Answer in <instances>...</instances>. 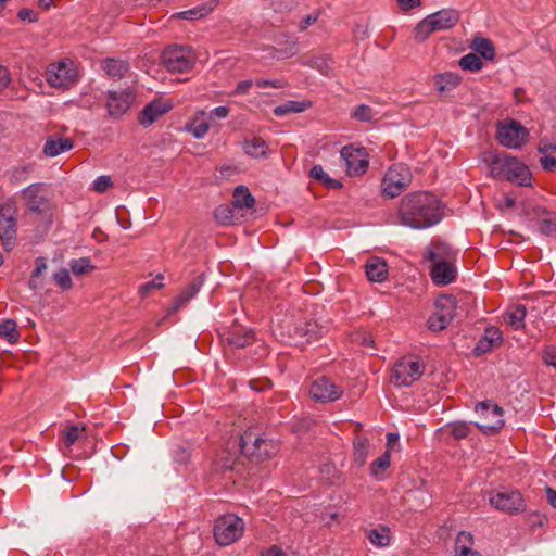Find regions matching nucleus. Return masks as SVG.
<instances>
[{"instance_id":"obj_35","label":"nucleus","mask_w":556,"mask_h":556,"mask_svg":"<svg viewBox=\"0 0 556 556\" xmlns=\"http://www.w3.org/2000/svg\"><path fill=\"white\" fill-rule=\"evenodd\" d=\"M471 49L481 58L492 61L495 56V48L492 41L484 37H476L471 42Z\"/></svg>"},{"instance_id":"obj_23","label":"nucleus","mask_w":556,"mask_h":556,"mask_svg":"<svg viewBox=\"0 0 556 556\" xmlns=\"http://www.w3.org/2000/svg\"><path fill=\"white\" fill-rule=\"evenodd\" d=\"M74 142L71 138L49 136L43 146L42 152L47 157H55L63 152L72 150Z\"/></svg>"},{"instance_id":"obj_59","label":"nucleus","mask_w":556,"mask_h":556,"mask_svg":"<svg viewBox=\"0 0 556 556\" xmlns=\"http://www.w3.org/2000/svg\"><path fill=\"white\" fill-rule=\"evenodd\" d=\"M254 85L251 79L239 81L235 91L231 94H247Z\"/></svg>"},{"instance_id":"obj_9","label":"nucleus","mask_w":556,"mask_h":556,"mask_svg":"<svg viewBox=\"0 0 556 556\" xmlns=\"http://www.w3.org/2000/svg\"><path fill=\"white\" fill-rule=\"evenodd\" d=\"M476 413L480 415L477 427L486 434L500 431L504 426V410L492 401H482L476 405Z\"/></svg>"},{"instance_id":"obj_58","label":"nucleus","mask_w":556,"mask_h":556,"mask_svg":"<svg viewBox=\"0 0 556 556\" xmlns=\"http://www.w3.org/2000/svg\"><path fill=\"white\" fill-rule=\"evenodd\" d=\"M540 164L543 169L553 172L556 169V157L553 155H542L540 157Z\"/></svg>"},{"instance_id":"obj_40","label":"nucleus","mask_w":556,"mask_h":556,"mask_svg":"<svg viewBox=\"0 0 556 556\" xmlns=\"http://www.w3.org/2000/svg\"><path fill=\"white\" fill-rule=\"evenodd\" d=\"M267 143L258 137H254L251 140H247L244 143L245 153L253 157L264 156L267 152Z\"/></svg>"},{"instance_id":"obj_54","label":"nucleus","mask_w":556,"mask_h":556,"mask_svg":"<svg viewBox=\"0 0 556 556\" xmlns=\"http://www.w3.org/2000/svg\"><path fill=\"white\" fill-rule=\"evenodd\" d=\"M538 151L542 155H552L556 151V143L548 139H541L538 146Z\"/></svg>"},{"instance_id":"obj_3","label":"nucleus","mask_w":556,"mask_h":556,"mask_svg":"<svg viewBox=\"0 0 556 556\" xmlns=\"http://www.w3.org/2000/svg\"><path fill=\"white\" fill-rule=\"evenodd\" d=\"M426 258L432 262L430 276L434 285L447 286L455 281L457 269L455 251L446 243L435 242L427 251Z\"/></svg>"},{"instance_id":"obj_8","label":"nucleus","mask_w":556,"mask_h":556,"mask_svg":"<svg viewBox=\"0 0 556 556\" xmlns=\"http://www.w3.org/2000/svg\"><path fill=\"white\" fill-rule=\"evenodd\" d=\"M412 182V173L405 164H394L384 174L382 179L383 194L389 198L400 195Z\"/></svg>"},{"instance_id":"obj_39","label":"nucleus","mask_w":556,"mask_h":556,"mask_svg":"<svg viewBox=\"0 0 556 556\" xmlns=\"http://www.w3.org/2000/svg\"><path fill=\"white\" fill-rule=\"evenodd\" d=\"M311 178L321 182L327 188L338 189L342 186L339 180L332 179L323 168L321 165H314L309 172Z\"/></svg>"},{"instance_id":"obj_46","label":"nucleus","mask_w":556,"mask_h":556,"mask_svg":"<svg viewBox=\"0 0 556 556\" xmlns=\"http://www.w3.org/2000/svg\"><path fill=\"white\" fill-rule=\"evenodd\" d=\"M164 275L157 274L155 278L140 286L139 294L141 298H147L153 289H161L164 287L163 283Z\"/></svg>"},{"instance_id":"obj_22","label":"nucleus","mask_w":556,"mask_h":556,"mask_svg":"<svg viewBox=\"0 0 556 556\" xmlns=\"http://www.w3.org/2000/svg\"><path fill=\"white\" fill-rule=\"evenodd\" d=\"M255 340L254 331L245 328H233L225 334V341L228 345L236 349H243L251 345Z\"/></svg>"},{"instance_id":"obj_14","label":"nucleus","mask_w":556,"mask_h":556,"mask_svg":"<svg viewBox=\"0 0 556 556\" xmlns=\"http://www.w3.org/2000/svg\"><path fill=\"white\" fill-rule=\"evenodd\" d=\"M529 132L519 122L507 121L497 127L498 142L508 149H518L526 143Z\"/></svg>"},{"instance_id":"obj_7","label":"nucleus","mask_w":556,"mask_h":556,"mask_svg":"<svg viewBox=\"0 0 556 556\" xmlns=\"http://www.w3.org/2000/svg\"><path fill=\"white\" fill-rule=\"evenodd\" d=\"M244 531V521L233 514L219 517L214 525V539L220 546L238 541Z\"/></svg>"},{"instance_id":"obj_52","label":"nucleus","mask_w":556,"mask_h":556,"mask_svg":"<svg viewBox=\"0 0 556 556\" xmlns=\"http://www.w3.org/2000/svg\"><path fill=\"white\" fill-rule=\"evenodd\" d=\"M353 116L358 121L367 122L372 118V110L368 105L361 104L355 109Z\"/></svg>"},{"instance_id":"obj_25","label":"nucleus","mask_w":556,"mask_h":556,"mask_svg":"<svg viewBox=\"0 0 556 556\" xmlns=\"http://www.w3.org/2000/svg\"><path fill=\"white\" fill-rule=\"evenodd\" d=\"M210 119L204 111H197L190 122L186 125L187 131L197 139L204 138L210 130Z\"/></svg>"},{"instance_id":"obj_5","label":"nucleus","mask_w":556,"mask_h":556,"mask_svg":"<svg viewBox=\"0 0 556 556\" xmlns=\"http://www.w3.org/2000/svg\"><path fill=\"white\" fill-rule=\"evenodd\" d=\"M18 210L13 202L0 204V239L5 251H12L17 244Z\"/></svg>"},{"instance_id":"obj_60","label":"nucleus","mask_w":556,"mask_h":556,"mask_svg":"<svg viewBox=\"0 0 556 556\" xmlns=\"http://www.w3.org/2000/svg\"><path fill=\"white\" fill-rule=\"evenodd\" d=\"M543 361L548 366L556 365V349L555 348H547L543 352Z\"/></svg>"},{"instance_id":"obj_16","label":"nucleus","mask_w":556,"mask_h":556,"mask_svg":"<svg viewBox=\"0 0 556 556\" xmlns=\"http://www.w3.org/2000/svg\"><path fill=\"white\" fill-rule=\"evenodd\" d=\"M343 392L344 389L342 386L334 383L327 377L317 378L309 389L312 397L320 403L334 402L341 399Z\"/></svg>"},{"instance_id":"obj_13","label":"nucleus","mask_w":556,"mask_h":556,"mask_svg":"<svg viewBox=\"0 0 556 556\" xmlns=\"http://www.w3.org/2000/svg\"><path fill=\"white\" fill-rule=\"evenodd\" d=\"M456 311V300L452 295H441L435 301V311L428 319V327L433 331L445 329L453 320Z\"/></svg>"},{"instance_id":"obj_31","label":"nucleus","mask_w":556,"mask_h":556,"mask_svg":"<svg viewBox=\"0 0 556 556\" xmlns=\"http://www.w3.org/2000/svg\"><path fill=\"white\" fill-rule=\"evenodd\" d=\"M203 282L204 277L202 274L194 277L176 299V307H180L189 302L200 291Z\"/></svg>"},{"instance_id":"obj_45","label":"nucleus","mask_w":556,"mask_h":556,"mask_svg":"<svg viewBox=\"0 0 556 556\" xmlns=\"http://www.w3.org/2000/svg\"><path fill=\"white\" fill-rule=\"evenodd\" d=\"M85 427H79L77 425H73L71 427H67L63 434H64V444L66 447H71L84 433Z\"/></svg>"},{"instance_id":"obj_56","label":"nucleus","mask_w":556,"mask_h":556,"mask_svg":"<svg viewBox=\"0 0 556 556\" xmlns=\"http://www.w3.org/2000/svg\"><path fill=\"white\" fill-rule=\"evenodd\" d=\"M11 83V73L9 68L0 64V93L3 92Z\"/></svg>"},{"instance_id":"obj_37","label":"nucleus","mask_w":556,"mask_h":556,"mask_svg":"<svg viewBox=\"0 0 556 556\" xmlns=\"http://www.w3.org/2000/svg\"><path fill=\"white\" fill-rule=\"evenodd\" d=\"M367 539L375 546L386 547L390 544V529L384 526H379L368 531Z\"/></svg>"},{"instance_id":"obj_4","label":"nucleus","mask_w":556,"mask_h":556,"mask_svg":"<svg viewBox=\"0 0 556 556\" xmlns=\"http://www.w3.org/2000/svg\"><path fill=\"white\" fill-rule=\"evenodd\" d=\"M240 447L244 455L255 462L273 458L279 451L278 443L265 438L258 429H247L240 439Z\"/></svg>"},{"instance_id":"obj_36","label":"nucleus","mask_w":556,"mask_h":556,"mask_svg":"<svg viewBox=\"0 0 556 556\" xmlns=\"http://www.w3.org/2000/svg\"><path fill=\"white\" fill-rule=\"evenodd\" d=\"M391 465V453L386 451L370 464V475L378 481L383 479L384 471Z\"/></svg>"},{"instance_id":"obj_50","label":"nucleus","mask_w":556,"mask_h":556,"mask_svg":"<svg viewBox=\"0 0 556 556\" xmlns=\"http://www.w3.org/2000/svg\"><path fill=\"white\" fill-rule=\"evenodd\" d=\"M540 229L544 235L556 238V215L543 219Z\"/></svg>"},{"instance_id":"obj_53","label":"nucleus","mask_w":556,"mask_h":556,"mask_svg":"<svg viewBox=\"0 0 556 556\" xmlns=\"http://www.w3.org/2000/svg\"><path fill=\"white\" fill-rule=\"evenodd\" d=\"M482 338L495 346L502 342V332L495 327H490L485 329Z\"/></svg>"},{"instance_id":"obj_41","label":"nucleus","mask_w":556,"mask_h":556,"mask_svg":"<svg viewBox=\"0 0 556 556\" xmlns=\"http://www.w3.org/2000/svg\"><path fill=\"white\" fill-rule=\"evenodd\" d=\"M0 337L5 339L9 343L14 344L20 339V332L17 331V325L12 319L3 320L0 324Z\"/></svg>"},{"instance_id":"obj_17","label":"nucleus","mask_w":556,"mask_h":556,"mask_svg":"<svg viewBox=\"0 0 556 556\" xmlns=\"http://www.w3.org/2000/svg\"><path fill=\"white\" fill-rule=\"evenodd\" d=\"M341 157L345 163L349 175H362L368 167V155L365 148H354L345 146L340 151Z\"/></svg>"},{"instance_id":"obj_2","label":"nucleus","mask_w":556,"mask_h":556,"mask_svg":"<svg viewBox=\"0 0 556 556\" xmlns=\"http://www.w3.org/2000/svg\"><path fill=\"white\" fill-rule=\"evenodd\" d=\"M484 161L489 162L490 174L495 179H505L518 186H532V174L528 166L516 156L506 153H485Z\"/></svg>"},{"instance_id":"obj_34","label":"nucleus","mask_w":556,"mask_h":556,"mask_svg":"<svg viewBox=\"0 0 556 556\" xmlns=\"http://www.w3.org/2000/svg\"><path fill=\"white\" fill-rule=\"evenodd\" d=\"M311 101H293L289 100L274 109V114L276 116H283L290 113H301L311 108Z\"/></svg>"},{"instance_id":"obj_11","label":"nucleus","mask_w":556,"mask_h":556,"mask_svg":"<svg viewBox=\"0 0 556 556\" xmlns=\"http://www.w3.org/2000/svg\"><path fill=\"white\" fill-rule=\"evenodd\" d=\"M162 62L172 73H186L193 67L195 56L187 47L170 46L163 52Z\"/></svg>"},{"instance_id":"obj_42","label":"nucleus","mask_w":556,"mask_h":556,"mask_svg":"<svg viewBox=\"0 0 556 556\" xmlns=\"http://www.w3.org/2000/svg\"><path fill=\"white\" fill-rule=\"evenodd\" d=\"M459 67L464 71H469L472 73L479 72L483 67V62L480 56L476 53H468L460 58Z\"/></svg>"},{"instance_id":"obj_20","label":"nucleus","mask_w":556,"mask_h":556,"mask_svg":"<svg viewBox=\"0 0 556 556\" xmlns=\"http://www.w3.org/2000/svg\"><path fill=\"white\" fill-rule=\"evenodd\" d=\"M428 18L431 21L435 31H442L456 26L460 15L457 10L447 8L429 14Z\"/></svg>"},{"instance_id":"obj_51","label":"nucleus","mask_w":556,"mask_h":556,"mask_svg":"<svg viewBox=\"0 0 556 556\" xmlns=\"http://www.w3.org/2000/svg\"><path fill=\"white\" fill-rule=\"evenodd\" d=\"M111 187L112 179L106 175L99 176L92 184V189L98 193H103Z\"/></svg>"},{"instance_id":"obj_19","label":"nucleus","mask_w":556,"mask_h":556,"mask_svg":"<svg viewBox=\"0 0 556 556\" xmlns=\"http://www.w3.org/2000/svg\"><path fill=\"white\" fill-rule=\"evenodd\" d=\"M42 187V184H33L21 192L28 210L36 214H42L48 208V200L41 194Z\"/></svg>"},{"instance_id":"obj_64","label":"nucleus","mask_w":556,"mask_h":556,"mask_svg":"<svg viewBox=\"0 0 556 556\" xmlns=\"http://www.w3.org/2000/svg\"><path fill=\"white\" fill-rule=\"evenodd\" d=\"M494 348L493 344H491L488 340L481 338L476 348H475V351L477 354H483V353H486L489 351H491L492 349Z\"/></svg>"},{"instance_id":"obj_48","label":"nucleus","mask_w":556,"mask_h":556,"mask_svg":"<svg viewBox=\"0 0 556 556\" xmlns=\"http://www.w3.org/2000/svg\"><path fill=\"white\" fill-rule=\"evenodd\" d=\"M236 458L230 453H223L215 460V466L218 470H230L233 468Z\"/></svg>"},{"instance_id":"obj_24","label":"nucleus","mask_w":556,"mask_h":556,"mask_svg":"<svg viewBox=\"0 0 556 556\" xmlns=\"http://www.w3.org/2000/svg\"><path fill=\"white\" fill-rule=\"evenodd\" d=\"M365 274L369 281L382 282L388 278V265L380 257H370L365 264Z\"/></svg>"},{"instance_id":"obj_57","label":"nucleus","mask_w":556,"mask_h":556,"mask_svg":"<svg viewBox=\"0 0 556 556\" xmlns=\"http://www.w3.org/2000/svg\"><path fill=\"white\" fill-rule=\"evenodd\" d=\"M229 115V109L227 106H217L214 108L208 114L207 117L210 121L217 118V119H225Z\"/></svg>"},{"instance_id":"obj_27","label":"nucleus","mask_w":556,"mask_h":556,"mask_svg":"<svg viewBox=\"0 0 556 556\" xmlns=\"http://www.w3.org/2000/svg\"><path fill=\"white\" fill-rule=\"evenodd\" d=\"M455 556H481L473 549V535L470 532L462 531L455 541Z\"/></svg>"},{"instance_id":"obj_18","label":"nucleus","mask_w":556,"mask_h":556,"mask_svg":"<svg viewBox=\"0 0 556 556\" xmlns=\"http://www.w3.org/2000/svg\"><path fill=\"white\" fill-rule=\"evenodd\" d=\"M173 105L170 101H165L162 99H155L148 103L139 113L138 122L143 127L151 126L154 122H156L161 116L166 114L172 110Z\"/></svg>"},{"instance_id":"obj_29","label":"nucleus","mask_w":556,"mask_h":556,"mask_svg":"<svg viewBox=\"0 0 556 556\" xmlns=\"http://www.w3.org/2000/svg\"><path fill=\"white\" fill-rule=\"evenodd\" d=\"M370 452V442L364 435H356L353 441V462L357 467H363Z\"/></svg>"},{"instance_id":"obj_1","label":"nucleus","mask_w":556,"mask_h":556,"mask_svg":"<svg viewBox=\"0 0 556 556\" xmlns=\"http://www.w3.org/2000/svg\"><path fill=\"white\" fill-rule=\"evenodd\" d=\"M443 217L441 201L430 192L406 194L399 205L402 225L413 229H426L437 225Z\"/></svg>"},{"instance_id":"obj_15","label":"nucleus","mask_w":556,"mask_h":556,"mask_svg":"<svg viewBox=\"0 0 556 556\" xmlns=\"http://www.w3.org/2000/svg\"><path fill=\"white\" fill-rule=\"evenodd\" d=\"M136 99V92L127 87L121 90H110L106 98V108L109 115L115 118L125 114Z\"/></svg>"},{"instance_id":"obj_12","label":"nucleus","mask_w":556,"mask_h":556,"mask_svg":"<svg viewBox=\"0 0 556 556\" xmlns=\"http://www.w3.org/2000/svg\"><path fill=\"white\" fill-rule=\"evenodd\" d=\"M489 502L492 507L508 515H516L526 509L525 498L517 490L492 492Z\"/></svg>"},{"instance_id":"obj_28","label":"nucleus","mask_w":556,"mask_h":556,"mask_svg":"<svg viewBox=\"0 0 556 556\" xmlns=\"http://www.w3.org/2000/svg\"><path fill=\"white\" fill-rule=\"evenodd\" d=\"M460 84V77L453 72H445L433 77V85L440 93H446Z\"/></svg>"},{"instance_id":"obj_63","label":"nucleus","mask_w":556,"mask_h":556,"mask_svg":"<svg viewBox=\"0 0 556 556\" xmlns=\"http://www.w3.org/2000/svg\"><path fill=\"white\" fill-rule=\"evenodd\" d=\"M35 268L31 271L34 277H41L42 273L47 269V262L43 257H37L35 260Z\"/></svg>"},{"instance_id":"obj_62","label":"nucleus","mask_w":556,"mask_h":556,"mask_svg":"<svg viewBox=\"0 0 556 556\" xmlns=\"http://www.w3.org/2000/svg\"><path fill=\"white\" fill-rule=\"evenodd\" d=\"M319 14L317 12L306 15L299 24L300 30H305L308 26L317 22Z\"/></svg>"},{"instance_id":"obj_44","label":"nucleus","mask_w":556,"mask_h":556,"mask_svg":"<svg viewBox=\"0 0 556 556\" xmlns=\"http://www.w3.org/2000/svg\"><path fill=\"white\" fill-rule=\"evenodd\" d=\"M215 219L223 225L235 223L233 210L228 205H220L214 212Z\"/></svg>"},{"instance_id":"obj_30","label":"nucleus","mask_w":556,"mask_h":556,"mask_svg":"<svg viewBox=\"0 0 556 556\" xmlns=\"http://www.w3.org/2000/svg\"><path fill=\"white\" fill-rule=\"evenodd\" d=\"M217 5L218 0H208L199 7L179 12L177 15L180 18L189 21L200 20L207 16Z\"/></svg>"},{"instance_id":"obj_10","label":"nucleus","mask_w":556,"mask_h":556,"mask_svg":"<svg viewBox=\"0 0 556 556\" xmlns=\"http://www.w3.org/2000/svg\"><path fill=\"white\" fill-rule=\"evenodd\" d=\"M424 370L425 366L416 357H403L392 369L391 382L396 387H408L422 376Z\"/></svg>"},{"instance_id":"obj_38","label":"nucleus","mask_w":556,"mask_h":556,"mask_svg":"<svg viewBox=\"0 0 556 556\" xmlns=\"http://www.w3.org/2000/svg\"><path fill=\"white\" fill-rule=\"evenodd\" d=\"M435 33V29L431 23V21L426 16L424 20H421L415 28L413 29V39L416 42H424L426 41L431 34Z\"/></svg>"},{"instance_id":"obj_26","label":"nucleus","mask_w":556,"mask_h":556,"mask_svg":"<svg viewBox=\"0 0 556 556\" xmlns=\"http://www.w3.org/2000/svg\"><path fill=\"white\" fill-rule=\"evenodd\" d=\"M526 315L527 309L525 305L513 304L506 309L504 314V320L514 330H520L525 327Z\"/></svg>"},{"instance_id":"obj_43","label":"nucleus","mask_w":556,"mask_h":556,"mask_svg":"<svg viewBox=\"0 0 556 556\" xmlns=\"http://www.w3.org/2000/svg\"><path fill=\"white\" fill-rule=\"evenodd\" d=\"M70 267L75 276L85 275L91 273L94 269V266L91 264V261L88 257L72 260L70 262Z\"/></svg>"},{"instance_id":"obj_32","label":"nucleus","mask_w":556,"mask_h":556,"mask_svg":"<svg viewBox=\"0 0 556 556\" xmlns=\"http://www.w3.org/2000/svg\"><path fill=\"white\" fill-rule=\"evenodd\" d=\"M101 67L112 78H122L129 70L127 62L115 59L103 60Z\"/></svg>"},{"instance_id":"obj_6","label":"nucleus","mask_w":556,"mask_h":556,"mask_svg":"<svg viewBox=\"0 0 556 556\" xmlns=\"http://www.w3.org/2000/svg\"><path fill=\"white\" fill-rule=\"evenodd\" d=\"M46 80L53 88L70 89L78 80L77 67L68 59L52 63L47 68Z\"/></svg>"},{"instance_id":"obj_61","label":"nucleus","mask_w":556,"mask_h":556,"mask_svg":"<svg viewBox=\"0 0 556 556\" xmlns=\"http://www.w3.org/2000/svg\"><path fill=\"white\" fill-rule=\"evenodd\" d=\"M402 11H409L421 7V0H396Z\"/></svg>"},{"instance_id":"obj_47","label":"nucleus","mask_w":556,"mask_h":556,"mask_svg":"<svg viewBox=\"0 0 556 556\" xmlns=\"http://www.w3.org/2000/svg\"><path fill=\"white\" fill-rule=\"evenodd\" d=\"M53 280L62 290H70L73 287L70 271L66 268H61L54 273Z\"/></svg>"},{"instance_id":"obj_55","label":"nucleus","mask_w":556,"mask_h":556,"mask_svg":"<svg viewBox=\"0 0 556 556\" xmlns=\"http://www.w3.org/2000/svg\"><path fill=\"white\" fill-rule=\"evenodd\" d=\"M353 341L357 342L358 344L363 346L372 348L374 346V339L370 333L367 332H358L355 333L353 337Z\"/></svg>"},{"instance_id":"obj_33","label":"nucleus","mask_w":556,"mask_h":556,"mask_svg":"<svg viewBox=\"0 0 556 556\" xmlns=\"http://www.w3.org/2000/svg\"><path fill=\"white\" fill-rule=\"evenodd\" d=\"M232 198V204L237 208H251L255 204L253 195L249 189L242 185L235 188Z\"/></svg>"},{"instance_id":"obj_21","label":"nucleus","mask_w":556,"mask_h":556,"mask_svg":"<svg viewBox=\"0 0 556 556\" xmlns=\"http://www.w3.org/2000/svg\"><path fill=\"white\" fill-rule=\"evenodd\" d=\"M323 333V327L316 320H306L294 327V333L292 337L298 343H309Z\"/></svg>"},{"instance_id":"obj_49","label":"nucleus","mask_w":556,"mask_h":556,"mask_svg":"<svg viewBox=\"0 0 556 556\" xmlns=\"http://www.w3.org/2000/svg\"><path fill=\"white\" fill-rule=\"evenodd\" d=\"M451 428V434L455 439H464L469 434L470 428L469 426L464 421H457L448 425Z\"/></svg>"}]
</instances>
